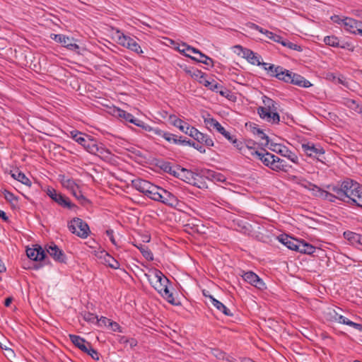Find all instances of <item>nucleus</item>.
<instances>
[{"label":"nucleus","mask_w":362,"mask_h":362,"mask_svg":"<svg viewBox=\"0 0 362 362\" xmlns=\"http://www.w3.org/2000/svg\"><path fill=\"white\" fill-rule=\"evenodd\" d=\"M153 194L151 199L159 202L166 206L176 208L179 205L177 197L168 190L156 186V189L151 193Z\"/></svg>","instance_id":"obj_5"},{"label":"nucleus","mask_w":362,"mask_h":362,"mask_svg":"<svg viewBox=\"0 0 362 362\" xmlns=\"http://www.w3.org/2000/svg\"><path fill=\"white\" fill-rule=\"evenodd\" d=\"M11 176L16 179V180L21 182L23 185H25L27 186H31L32 182L30 180V179L22 172L16 170L13 173H12Z\"/></svg>","instance_id":"obj_36"},{"label":"nucleus","mask_w":362,"mask_h":362,"mask_svg":"<svg viewBox=\"0 0 362 362\" xmlns=\"http://www.w3.org/2000/svg\"><path fill=\"white\" fill-rule=\"evenodd\" d=\"M280 243L286 246L288 249L298 251V247L300 240L293 238L287 235H281L278 238Z\"/></svg>","instance_id":"obj_20"},{"label":"nucleus","mask_w":362,"mask_h":362,"mask_svg":"<svg viewBox=\"0 0 362 362\" xmlns=\"http://www.w3.org/2000/svg\"><path fill=\"white\" fill-rule=\"evenodd\" d=\"M100 257H103L105 263L111 268L117 269L119 267V262L105 251L101 252Z\"/></svg>","instance_id":"obj_33"},{"label":"nucleus","mask_w":362,"mask_h":362,"mask_svg":"<svg viewBox=\"0 0 362 362\" xmlns=\"http://www.w3.org/2000/svg\"><path fill=\"white\" fill-rule=\"evenodd\" d=\"M83 319L87 322H93L95 320L97 321L98 316L93 313H86L84 314Z\"/></svg>","instance_id":"obj_56"},{"label":"nucleus","mask_w":362,"mask_h":362,"mask_svg":"<svg viewBox=\"0 0 362 362\" xmlns=\"http://www.w3.org/2000/svg\"><path fill=\"white\" fill-rule=\"evenodd\" d=\"M169 119L171 124L178 128L182 132L189 136L190 129H193L194 127L190 126L188 123L178 118L175 115H170Z\"/></svg>","instance_id":"obj_17"},{"label":"nucleus","mask_w":362,"mask_h":362,"mask_svg":"<svg viewBox=\"0 0 362 362\" xmlns=\"http://www.w3.org/2000/svg\"><path fill=\"white\" fill-rule=\"evenodd\" d=\"M269 148L272 151H274L277 153H279L282 156L287 158L295 164H298L299 163V158L298 156L284 145L279 144H272Z\"/></svg>","instance_id":"obj_11"},{"label":"nucleus","mask_w":362,"mask_h":362,"mask_svg":"<svg viewBox=\"0 0 362 362\" xmlns=\"http://www.w3.org/2000/svg\"><path fill=\"white\" fill-rule=\"evenodd\" d=\"M209 177L214 182L223 183V182H226V180L225 175H223V174H221L220 173H216V172H213V171L210 172V173H209Z\"/></svg>","instance_id":"obj_45"},{"label":"nucleus","mask_w":362,"mask_h":362,"mask_svg":"<svg viewBox=\"0 0 362 362\" xmlns=\"http://www.w3.org/2000/svg\"><path fill=\"white\" fill-rule=\"evenodd\" d=\"M47 252L57 262L63 263L66 261V255L64 252L54 243L47 245Z\"/></svg>","instance_id":"obj_16"},{"label":"nucleus","mask_w":362,"mask_h":362,"mask_svg":"<svg viewBox=\"0 0 362 362\" xmlns=\"http://www.w3.org/2000/svg\"><path fill=\"white\" fill-rule=\"evenodd\" d=\"M47 194L59 205L68 209H71L75 206V204H72L70 200L59 193L54 188H48L47 190Z\"/></svg>","instance_id":"obj_10"},{"label":"nucleus","mask_w":362,"mask_h":362,"mask_svg":"<svg viewBox=\"0 0 362 362\" xmlns=\"http://www.w3.org/2000/svg\"><path fill=\"white\" fill-rule=\"evenodd\" d=\"M71 233L81 238H86L90 233L88 225L80 218H74L68 223Z\"/></svg>","instance_id":"obj_6"},{"label":"nucleus","mask_w":362,"mask_h":362,"mask_svg":"<svg viewBox=\"0 0 362 362\" xmlns=\"http://www.w3.org/2000/svg\"><path fill=\"white\" fill-rule=\"evenodd\" d=\"M183 145H187V146H190L193 148H194L195 149H197L199 152H200L201 153H206V149L205 148L202 146V145H199L195 142H193L190 140H185V142L184 143Z\"/></svg>","instance_id":"obj_46"},{"label":"nucleus","mask_w":362,"mask_h":362,"mask_svg":"<svg viewBox=\"0 0 362 362\" xmlns=\"http://www.w3.org/2000/svg\"><path fill=\"white\" fill-rule=\"evenodd\" d=\"M4 198L10 202L17 200V198L15 197V195L13 193L8 192V190H4Z\"/></svg>","instance_id":"obj_57"},{"label":"nucleus","mask_w":362,"mask_h":362,"mask_svg":"<svg viewBox=\"0 0 362 362\" xmlns=\"http://www.w3.org/2000/svg\"><path fill=\"white\" fill-rule=\"evenodd\" d=\"M115 37L117 39V42L119 45H138L137 42L132 37L119 30L116 31Z\"/></svg>","instance_id":"obj_21"},{"label":"nucleus","mask_w":362,"mask_h":362,"mask_svg":"<svg viewBox=\"0 0 362 362\" xmlns=\"http://www.w3.org/2000/svg\"><path fill=\"white\" fill-rule=\"evenodd\" d=\"M175 49L178 51L184 56L192 59L194 54L199 52V51L195 49L194 47H174Z\"/></svg>","instance_id":"obj_34"},{"label":"nucleus","mask_w":362,"mask_h":362,"mask_svg":"<svg viewBox=\"0 0 362 362\" xmlns=\"http://www.w3.org/2000/svg\"><path fill=\"white\" fill-rule=\"evenodd\" d=\"M315 188L317 189V192H319V196L322 197V199L329 201L330 202H336V197L334 196V194L327 192L326 190L322 189L320 187L315 186Z\"/></svg>","instance_id":"obj_40"},{"label":"nucleus","mask_w":362,"mask_h":362,"mask_svg":"<svg viewBox=\"0 0 362 362\" xmlns=\"http://www.w3.org/2000/svg\"><path fill=\"white\" fill-rule=\"evenodd\" d=\"M150 284L169 303L177 305L173 293L169 289V279L158 269H153L145 274Z\"/></svg>","instance_id":"obj_1"},{"label":"nucleus","mask_w":362,"mask_h":362,"mask_svg":"<svg viewBox=\"0 0 362 362\" xmlns=\"http://www.w3.org/2000/svg\"><path fill=\"white\" fill-rule=\"evenodd\" d=\"M192 56V60L203 63L206 65H209L212 62L211 58L208 57L204 54L202 53L200 51L199 52H196V54H194Z\"/></svg>","instance_id":"obj_39"},{"label":"nucleus","mask_w":362,"mask_h":362,"mask_svg":"<svg viewBox=\"0 0 362 362\" xmlns=\"http://www.w3.org/2000/svg\"><path fill=\"white\" fill-rule=\"evenodd\" d=\"M252 132L255 135H257L261 140L264 141V145H269V137L262 129L257 127H254L252 129Z\"/></svg>","instance_id":"obj_43"},{"label":"nucleus","mask_w":362,"mask_h":362,"mask_svg":"<svg viewBox=\"0 0 362 362\" xmlns=\"http://www.w3.org/2000/svg\"><path fill=\"white\" fill-rule=\"evenodd\" d=\"M132 187L137 191L143 193L151 199L153 193L156 189V186L150 182L141 178H136L132 181Z\"/></svg>","instance_id":"obj_7"},{"label":"nucleus","mask_w":362,"mask_h":362,"mask_svg":"<svg viewBox=\"0 0 362 362\" xmlns=\"http://www.w3.org/2000/svg\"><path fill=\"white\" fill-rule=\"evenodd\" d=\"M106 234L110 238V240L111 241V243L115 245H117V243H116V241H115V239L114 238V235H113V230L110 229V230H107L106 231Z\"/></svg>","instance_id":"obj_60"},{"label":"nucleus","mask_w":362,"mask_h":362,"mask_svg":"<svg viewBox=\"0 0 362 362\" xmlns=\"http://www.w3.org/2000/svg\"><path fill=\"white\" fill-rule=\"evenodd\" d=\"M240 276L243 279V280L251 286L255 287L256 288L264 291L267 289L266 284L264 281L255 272L252 271H241Z\"/></svg>","instance_id":"obj_8"},{"label":"nucleus","mask_w":362,"mask_h":362,"mask_svg":"<svg viewBox=\"0 0 362 362\" xmlns=\"http://www.w3.org/2000/svg\"><path fill=\"white\" fill-rule=\"evenodd\" d=\"M134 245L139 250L144 257L147 260H153V255L151 251L146 247V245L138 243L134 244Z\"/></svg>","instance_id":"obj_37"},{"label":"nucleus","mask_w":362,"mask_h":362,"mask_svg":"<svg viewBox=\"0 0 362 362\" xmlns=\"http://www.w3.org/2000/svg\"><path fill=\"white\" fill-rule=\"evenodd\" d=\"M291 78H290L288 83L303 88H308L312 86V83L309 81L306 80L303 76L299 74L291 72Z\"/></svg>","instance_id":"obj_25"},{"label":"nucleus","mask_w":362,"mask_h":362,"mask_svg":"<svg viewBox=\"0 0 362 362\" xmlns=\"http://www.w3.org/2000/svg\"><path fill=\"white\" fill-rule=\"evenodd\" d=\"M316 248L311 244L305 242L304 240H300L298 251L300 253L311 255L315 252Z\"/></svg>","instance_id":"obj_32"},{"label":"nucleus","mask_w":362,"mask_h":362,"mask_svg":"<svg viewBox=\"0 0 362 362\" xmlns=\"http://www.w3.org/2000/svg\"><path fill=\"white\" fill-rule=\"evenodd\" d=\"M331 19L336 23L342 24L343 19H341L339 16L334 15L331 17Z\"/></svg>","instance_id":"obj_64"},{"label":"nucleus","mask_w":362,"mask_h":362,"mask_svg":"<svg viewBox=\"0 0 362 362\" xmlns=\"http://www.w3.org/2000/svg\"><path fill=\"white\" fill-rule=\"evenodd\" d=\"M111 322V320L110 319H108L107 317H100V319L98 318L97 320V323L98 325V326H109L110 325V322Z\"/></svg>","instance_id":"obj_55"},{"label":"nucleus","mask_w":362,"mask_h":362,"mask_svg":"<svg viewBox=\"0 0 362 362\" xmlns=\"http://www.w3.org/2000/svg\"><path fill=\"white\" fill-rule=\"evenodd\" d=\"M223 135L227 140H228L230 142L232 141V140L235 138L234 136L230 135V133L226 129L223 130V132L221 134Z\"/></svg>","instance_id":"obj_61"},{"label":"nucleus","mask_w":362,"mask_h":362,"mask_svg":"<svg viewBox=\"0 0 362 362\" xmlns=\"http://www.w3.org/2000/svg\"><path fill=\"white\" fill-rule=\"evenodd\" d=\"M69 339L74 344L75 346L78 348L82 351H86L88 347L90 346V343L86 341L83 338L80 336L75 334H69Z\"/></svg>","instance_id":"obj_22"},{"label":"nucleus","mask_w":362,"mask_h":362,"mask_svg":"<svg viewBox=\"0 0 362 362\" xmlns=\"http://www.w3.org/2000/svg\"><path fill=\"white\" fill-rule=\"evenodd\" d=\"M26 255L28 258L34 261H42L45 257L44 250L39 245L34 248H27Z\"/></svg>","instance_id":"obj_19"},{"label":"nucleus","mask_w":362,"mask_h":362,"mask_svg":"<svg viewBox=\"0 0 362 362\" xmlns=\"http://www.w3.org/2000/svg\"><path fill=\"white\" fill-rule=\"evenodd\" d=\"M344 104L349 109L362 115V105L358 104L356 100L348 98L345 100Z\"/></svg>","instance_id":"obj_38"},{"label":"nucleus","mask_w":362,"mask_h":362,"mask_svg":"<svg viewBox=\"0 0 362 362\" xmlns=\"http://www.w3.org/2000/svg\"><path fill=\"white\" fill-rule=\"evenodd\" d=\"M275 165H274V171H286L288 165L286 164V162L279 158L278 156L276 158Z\"/></svg>","instance_id":"obj_44"},{"label":"nucleus","mask_w":362,"mask_h":362,"mask_svg":"<svg viewBox=\"0 0 362 362\" xmlns=\"http://www.w3.org/2000/svg\"><path fill=\"white\" fill-rule=\"evenodd\" d=\"M69 136L82 146L83 148L88 153L102 156L107 151L102 146L97 143V141L92 136L83 134L78 130H72L69 132Z\"/></svg>","instance_id":"obj_2"},{"label":"nucleus","mask_w":362,"mask_h":362,"mask_svg":"<svg viewBox=\"0 0 362 362\" xmlns=\"http://www.w3.org/2000/svg\"><path fill=\"white\" fill-rule=\"evenodd\" d=\"M261 65L271 76H274V74H276L275 69H276V66H275L274 64L268 63H261Z\"/></svg>","instance_id":"obj_49"},{"label":"nucleus","mask_w":362,"mask_h":362,"mask_svg":"<svg viewBox=\"0 0 362 362\" xmlns=\"http://www.w3.org/2000/svg\"><path fill=\"white\" fill-rule=\"evenodd\" d=\"M211 299V302L212 305L220 312L223 313L226 316H233V313L230 312V310L224 305L221 302L216 300L215 298H214L212 296H209Z\"/></svg>","instance_id":"obj_31"},{"label":"nucleus","mask_w":362,"mask_h":362,"mask_svg":"<svg viewBox=\"0 0 362 362\" xmlns=\"http://www.w3.org/2000/svg\"><path fill=\"white\" fill-rule=\"evenodd\" d=\"M301 147L304 153L309 157L316 158L325 153V150L321 146L315 145L310 142L303 144Z\"/></svg>","instance_id":"obj_15"},{"label":"nucleus","mask_w":362,"mask_h":362,"mask_svg":"<svg viewBox=\"0 0 362 362\" xmlns=\"http://www.w3.org/2000/svg\"><path fill=\"white\" fill-rule=\"evenodd\" d=\"M163 138L168 141L169 143H173L175 144H184L185 142V139H182V137H180L179 139L177 136L172 133L165 132V134H163Z\"/></svg>","instance_id":"obj_35"},{"label":"nucleus","mask_w":362,"mask_h":362,"mask_svg":"<svg viewBox=\"0 0 362 362\" xmlns=\"http://www.w3.org/2000/svg\"><path fill=\"white\" fill-rule=\"evenodd\" d=\"M335 317H337V318H335V322H338V323L343 324V325H346L354 327V329H356L357 330L362 331V325L361 324L354 322L339 314L335 315Z\"/></svg>","instance_id":"obj_29"},{"label":"nucleus","mask_w":362,"mask_h":362,"mask_svg":"<svg viewBox=\"0 0 362 362\" xmlns=\"http://www.w3.org/2000/svg\"><path fill=\"white\" fill-rule=\"evenodd\" d=\"M275 71L276 74H274V77H276L279 80L284 81L286 83L289 82L290 78H291V71L286 70L280 66H277Z\"/></svg>","instance_id":"obj_30"},{"label":"nucleus","mask_w":362,"mask_h":362,"mask_svg":"<svg viewBox=\"0 0 362 362\" xmlns=\"http://www.w3.org/2000/svg\"><path fill=\"white\" fill-rule=\"evenodd\" d=\"M62 186L68 189L71 194H76V191L79 188L75 180L63 176L61 180Z\"/></svg>","instance_id":"obj_28"},{"label":"nucleus","mask_w":362,"mask_h":362,"mask_svg":"<svg viewBox=\"0 0 362 362\" xmlns=\"http://www.w3.org/2000/svg\"><path fill=\"white\" fill-rule=\"evenodd\" d=\"M326 79L331 81H335L337 80V76L332 72H328L326 74L325 76Z\"/></svg>","instance_id":"obj_62"},{"label":"nucleus","mask_w":362,"mask_h":362,"mask_svg":"<svg viewBox=\"0 0 362 362\" xmlns=\"http://www.w3.org/2000/svg\"><path fill=\"white\" fill-rule=\"evenodd\" d=\"M141 127L144 129L145 131L146 132H152L153 129L154 127H151L150 125L147 124H145L144 122L142 124V125L141 126Z\"/></svg>","instance_id":"obj_63"},{"label":"nucleus","mask_w":362,"mask_h":362,"mask_svg":"<svg viewBox=\"0 0 362 362\" xmlns=\"http://www.w3.org/2000/svg\"><path fill=\"white\" fill-rule=\"evenodd\" d=\"M346 203L362 208V185L358 182L347 178L343 181Z\"/></svg>","instance_id":"obj_3"},{"label":"nucleus","mask_w":362,"mask_h":362,"mask_svg":"<svg viewBox=\"0 0 362 362\" xmlns=\"http://www.w3.org/2000/svg\"><path fill=\"white\" fill-rule=\"evenodd\" d=\"M205 87L208 88L209 90L212 91L219 93L220 95L222 96L226 95V91L222 90V86L214 80H212L211 81H209V85L205 86Z\"/></svg>","instance_id":"obj_42"},{"label":"nucleus","mask_w":362,"mask_h":362,"mask_svg":"<svg viewBox=\"0 0 362 362\" xmlns=\"http://www.w3.org/2000/svg\"><path fill=\"white\" fill-rule=\"evenodd\" d=\"M118 115L119 117L123 118L127 122H129L130 123L134 117L132 114H130L124 110H118Z\"/></svg>","instance_id":"obj_52"},{"label":"nucleus","mask_w":362,"mask_h":362,"mask_svg":"<svg viewBox=\"0 0 362 362\" xmlns=\"http://www.w3.org/2000/svg\"><path fill=\"white\" fill-rule=\"evenodd\" d=\"M151 133L153 135L163 138V134H165V131H163L158 127H154Z\"/></svg>","instance_id":"obj_59"},{"label":"nucleus","mask_w":362,"mask_h":362,"mask_svg":"<svg viewBox=\"0 0 362 362\" xmlns=\"http://www.w3.org/2000/svg\"><path fill=\"white\" fill-rule=\"evenodd\" d=\"M204 122L206 127L211 131V129H215L218 133L221 134L225 128L214 118L211 117L209 115L204 118Z\"/></svg>","instance_id":"obj_24"},{"label":"nucleus","mask_w":362,"mask_h":362,"mask_svg":"<svg viewBox=\"0 0 362 362\" xmlns=\"http://www.w3.org/2000/svg\"><path fill=\"white\" fill-rule=\"evenodd\" d=\"M325 45H339L340 41L335 36H327L324 38Z\"/></svg>","instance_id":"obj_47"},{"label":"nucleus","mask_w":362,"mask_h":362,"mask_svg":"<svg viewBox=\"0 0 362 362\" xmlns=\"http://www.w3.org/2000/svg\"><path fill=\"white\" fill-rule=\"evenodd\" d=\"M231 143L240 151H241L243 153H247V152L245 151V149L244 148L243 143L238 141L235 137L232 140Z\"/></svg>","instance_id":"obj_53"},{"label":"nucleus","mask_w":362,"mask_h":362,"mask_svg":"<svg viewBox=\"0 0 362 362\" xmlns=\"http://www.w3.org/2000/svg\"><path fill=\"white\" fill-rule=\"evenodd\" d=\"M343 236L351 245H362V235L361 234L346 230L344 232Z\"/></svg>","instance_id":"obj_23"},{"label":"nucleus","mask_w":362,"mask_h":362,"mask_svg":"<svg viewBox=\"0 0 362 362\" xmlns=\"http://www.w3.org/2000/svg\"><path fill=\"white\" fill-rule=\"evenodd\" d=\"M251 156H255L257 158L260 160L264 163V165L274 170L275 161L276 159V158L277 157L276 156L269 152L262 153L258 151L252 152Z\"/></svg>","instance_id":"obj_12"},{"label":"nucleus","mask_w":362,"mask_h":362,"mask_svg":"<svg viewBox=\"0 0 362 362\" xmlns=\"http://www.w3.org/2000/svg\"><path fill=\"white\" fill-rule=\"evenodd\" d=\"M262 101L264 106L257 109L259 117L269 123L279 124L280 117L277 112V103L267 96L263 97Z\"/></svg>","instance_id":"obj_4"},{"label":"nucleus","mask_w":362,"mask_h":362,"mask_svg":"<svg viewBox=\"0 0 362 362\" xmlns=\"http://www.w3.org/2000/svg\"><path fill=\"white\" fill-rule=\"evenodd\" d=\"M108 327L113 332H123L122 327L117 322H114V321L111 320Z\"/></svg>","instance_id":"obj_54"},{"label":"nucleus","mask_w":362,"mask_h":362,"mask_svg":"<svg viewBox=\"0 0 362 362\" xmlns=\"http://www.w3.org/2000/svg\"><path fill=\"white\" fill-rule=\"evenodd\" d=\"M187 73L203 86L209 85V80L206 78V76L202 71L198 69L187 70Z\"/></svg>","instance_id":"obj_26"},{"label":"nucleus","mask_w":362,"mask_h":362,"mask_svg":"<svg viewBox=\"0 0 362 362\" xmlns=\"http://www.w3.org/2000/svg\"><path fill=\"white\" fill-rule=\"evenodd\" d=\"M190 134L189 136L192 137L194 139L197 141L199 143H201L205 145L206 147L210 148L214 146V142L213 139L207 134H203L199 132L197 128L194 127L193 129H190Z\"/></svg>","instance_id":"obj_14"},{"label":"nucleus","mask_w":362,"mask_h":362,"mask_svg":"<svg viewBox=\"0 0 362 362\" xmlns=\"http://www.w3.org/2000/svg\"><path fill=\"white\" fill-rule=\"evenodd\" d=\"M328 320L332 322H335V315H339L334 309H329L327 312Z\"/></svg>","instance_id":"obj_58"},{"label":"nucleus","mask_w":362,"mask_h":362,"mask_svg":"<svg viewBox=\"0 0 362 362\" xmlns=\"http://www.w3.org/2000/svg\"><path fill=\"white\" fill-rule=\"evenodd\" d=\"M342 25L347 31L362 35V22L351 18H345L342 21Z\"/></svg>","instance_id":"obj_13"},{"label":"nucleus","mask_w":362,"mask_h":362,"mask_svg":"<svg viewBox=\"0 0 362 362\" xmlns=\"http://www.w3.org/2000/svg\"><path fill=\"white\" fill-rule=\"evenodd\" d=\"M327 188L334 192V196L336 197V200H340L346 202V194H344V189L343 187V181L340 186L337 185H327Z\"/></svg>","instance_id":"obj_27"},{"label":"nucleus","mask_w":362,"mask_h":362,"mask_svg":"<svg viewBox=\"0 0 362 362\" xmlns=\"http://www.w3.org/2000/svg\"><path fill=\"white\" fill-rule=\"evenodd\" d=\"M88 350L86 351H84V353H86L88 355L91 356V358L94 360H99V353L92 347L91 344L88 347Z\"/></svg>","instance_id":"obj_50"},{"label":"nucleus","mask_w":362,"mask_h":362,"mask_svg":"<svg viewBox=\"0 0 362 362\" xmlns=\"http://www.w3.org/2000/svg\"><path fill=\"white\" fill-rule=\"evenodd\" d=\"M50 38L53 40H54L56 42L59 43H67L66 45H77L76 44H73L71 42H67V40L69 41V37L62 35V34H53L52 33L50 35Z\"/></svg>","instance_id":"obj_41"},{"label":"nucleus","mask_w":362,"mask_h":362,"mask_svg":"<svg viewBox=\"0 0 362 362\" xmlns=\"http://www.w3.org/2000/svg\"><path fill=\"white\" fill-rule=\"evenodd\" d=\"M233 52L238 56L245 58L253 65H261L260 56L245 47H232Z\"/></svg>","instance_id":"obj_9"},{"label":"nucleus","mask_w":362,"mask_h":362,"mask_svg":"<svg viewBox=\"0 0 362 362\" xmlns=\"http://www.w3.org/2000/svg\"><path fill=\"white\" fill-rule=\"evenodd\" d=\"M256 143L253 141L252 140H248L246 141L245 145H244V148L245 149V151L247 153L251 155L252 152H254L256 150L255 148Z\"/></svg>","instance_id":"obj_48"},{"label":"nucleus","mask_w":362,"mask_h":362,"mask_svg":"<svg viewBox=\"0 0 362 362\" xmlns=\"http://www.w3.org/2000/svg\"><path fill=\"white\" fill-rule=\"evenodd\" d=\"M72 195L75 197L76 199L78 200L81 204L84 205L88 202V200L83 195L79 188L76 191V194H72Z\"/></svg>","instance_id":"obj_51"},{"label":"nucleus","mask_w":362,"mask_h":362,"mask_svg":"<svg viewBox=\"0 0 362 362\" xmlns=\"http://www.w3.org/2000/svg\"><path fill=\"white\" fill-rule=\"evenodd\" d=\"M253 25L255 26V28L257 30H259L260 33H263L265 35L266 38H267V39H269V40H272L274 42L280 43L283 46H285V45H295L293 42H288L287 43L286 42L282 40V37L280 35H279L273 33L272 32H270V31L267 30H264L262 28H260L259 26H258L257 25L254 24Z\"/></svg>","instance_id":"obj_18"}]
</instances>
